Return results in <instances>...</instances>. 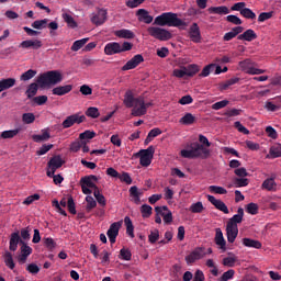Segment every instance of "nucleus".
Instances as JSON below:
<instances>
[{"mask_svg": "<svg viewBox=\"0 0 281 281\" xmlns=\"http://www.w3.org/2000/svg\"><path fill=\"white\" fill-rule=\"evenodd\" d=\"M123 102L127 109H132V115L134 117H142V115H146V102L144 101V97L135 98L133 91L127 90Z\"/></svg>", "mask_w": 281, "mask_h": 281, "instance_id": "nucleus-1", "label": "nucleus"}, {"mask_svg": "<svg viewBox=\"0 0 281 281\" xmlns=\"http://www.w3.org/2000/svg\"><path fill=\"white\" fill-rule=\"evenodd\" d=\"M154 25H159L160 27H178L179 30H186L188 26V22L179 19L177 13L173 12H165L154 20Z\"/></svg>", "mask_w": 281, "mask_h": 281, "instance_id": "nucleus-2", "label": "nucleus"}, {"mask_svg": "<svg viewBox=\"0 0 281 281\" xmlns=\"http://www.w3.org/2000/svg\"><path fill=\"white\" fill-rule=\"evenodd\" d=\"M210 155H212V151L196 142L191 143L189 149H182L180 151V156L183 159H209Z\"/></svg>", "mask_w": 281, "mask_h": 281, "instance_id": "nucleus-3", "label": "nucleus"}, {"mask_svg": "<svg viewBox=\"0 0 281 281\" xmlns=\"http://www.w3.org/2000/svg\"><path fill=\"white\" fill-rule=\"evenodd\" d=\"M36 82L40 89H47V87H54V85L63 82V74L58 70H49L41 74Z\"/></svg>", "mask_w": 281, "mask_h": 281, "instance_id": "nucleus-4", "label": "nucleus"}, {"mask_svg": "<svg viewBox=\"0 0 281 281\" xmlns=\"http://www.w3.org/2000/svg\"><path fill=\"white\" fill-rule=\"evenodd\" d=\"M155 155V147L149 146L147 149H140L134 155V157H139V164L144 168H148L153 164V157Z\"/></svg>", "mask_w": 281, "mask_h": 281, "instance_id": "nucleus-5", "label": "nucleus"}, {"mask_svg": "<svg viewBox=\"0 0 281 281\" xmlns=\"http://www.w3.org/2000/svg\"><path fill=\"white\" fill-rule=\"evenodd\" d=\"M147 32L149 36L156 38L157 41H170V38H172V33H170V31L159 26H149Z\"/></svg>", "mask_w": 281, "mask_h": 281, "instance_id": "nucleus-6", "label": "nucleus"}, {"mask_svg": "<svg viewBox=\"0 0 281 281\" xmlns=\"http://www.w3.org/2000/svg\"><path fill=\"white\" fill-rule=\"evenodd\" d=\"M64 165H65V160H63L60 156L52 157L47 162V168H48L46 171L47 177H54V175H56V171L59 168H63Z\"/></svg>", "mask_w": 281, "mask_h": 281, "instance_id": "nucleus-7", "label": "nucleus"}, {"mask_svg": "<svg viewBox=\"0 0 281 281\" xmlns=\"http://www.w3.org/2000/svg\"><path fill=\"white\" fill-rule=\"evenodd\" d=\"M87 120V116L80 114H72L66 117V120L61 123L63 128H71L74 124H82Z\"/></svg>", "mask_w": 281, "mask_h": 281, "instance_id": "nucleus-8", "label": "nucleus"}, {"mask_svg": "<svg viewBox=\"0 0 281 281\" xmlns=\"http://www.w3.org/2000/svg\"><path fill=\"white\" fill-rule=\"evenodd\" d=\"M120 227H122V222H114L110 225V228L106 232V236L111 243V245H115V240L120 235Z\"/></svg>", "mask_w": 281, "mask_h": 281, "instance_id": "nucleus-9", "label": "nucleus"}, {"mask_svg": "<svg viewBox=\"0 0 281 281\" xmlns=\"http://www.w3.org/2000/svg\"><path fill=\"white\" fill-rule=\"evenodd\" d=\"M19 47L21 49H34V50H38L41 49V47H43V41L38 40V38H34V40H25L23 42L20 43Z\"/></svg>", "mask_w": 281, "mask_h": 281, "instance_id": "nucleus-10", "label": "nucleus"}, {"mask_svg": "<svg viewBox=\"0 0 281 281\" xmlns=\"http://www.w3.org/2000/svg\"><path fill=\"white\" fill-rule=\"evenodd\" d=\"M142 63H144V56L142 54H137L122 67V71H131V69L139 67Z\"/></svg>", "mask_w": 281, "mask_h": 281, "instance_id": "nucleus-11", "label": "nucleus"}, {"mask_svg": "<svg viewBox=\"0 0 281 281\" xmlns=\"http://www.w3.org/2000/svg\"><path fill=\"white\" fill-rule=\"evenodd\" d=\"M203 258V248L198 247L193 251L190 252V255L186 256L184 260L189 267L191 265L195 263L196 260H201Z\"/></svg>", "mask_w": 281, "mask_h": 281, "instance_id": "nucleus-12", "label": "nucleus"}, {"mask_svg": "<svg viewBox=\"0 0 281 281\" xmlns=\"http://www.w3.org/2000/svg\"><path fill=\"white\" fill-rule=\"evenodd\" d=\"M106 10L99 9L97 13H93L90 21L93 23V25L100 26L104 25L106 22Z\"/></svg>", "mask_w": 281, "mask_h": 281, "instance_id": "nucleus-13", "label": "nucleus"}, {"mask_svg": "<svg viewBox=\"0 0 281 281\" xmlns=\"http://www.w3.org/2000/svg\"><path fill=\"white\" fill-rule=\"evenodd\" d=\"M189 38L192 43H201V27L196 22L192 23L189 29Z\"/></svg>", "mask_w": 281, "mask_h": 281, "instance_id": "nucleus-14", "label": "nucleus"}, {"mask_svg": "<svg viewBox=\"0 0 281 281\" xmlns=\"http://www.w3.org/2000/svg\"><path fill=\"white\" fill-rule=\"evenodd\" d=\"M155 212L156 214H160V216H162V221L167 225L172 223V212L168 210V206H156Z\"/></svg>", "mask_w": 281, "mask_h": 281, "instance_id": "nucleus-15", "label": "nucleus"}, {"mask_svg": "<svg viewBox=\"0 0 281 281\" xmlns=\"http://www.w3.org/2000/svg\"><path fill=\"white\" fill-rule=\"evenodd\" d=\"M206 199L214 205V207H216V210H220V212H223L224 214H229V209H227V204H225V202L216 200L214 195H206Z\"/></svg>", "mask_w": 281, "mask_h": 281, "instance_id": "nucleus-16", "label": "nucleus"}, {"mask_svg": "<svg viewBox=\"0 0 281 281\" xmlns=\"http://www.w3.org/2000/svg\"><path fill=\"white\" fill-rule=\"evenodd\" d=\"M80 186H81V190H82L83 194H91L92 191L89 188L94 189L98 187V186H95V183H93L91 181V178H89V176L82 177L80 179Z\"/></svg>", "mask_w": 281, "mask_h": 281, "instance_id": "nucleus-17", "label": "nucleus"}, {"mask_svg": "<svg viewBox=\"0 0 281 281\" xmlns=\"http://www.w3.org/2000/svg\"><path fill=\"white\" fill-rule=\"evenodd\" d=\"M19 243L20 245H23L25 241L22 240L21 235H19V232L12 233L9 241L10 251H16V249H19Z\"/></svg>", "mask_w": 281, "mask_h": 281, "instance_id": "nucleus-18", "label": "nucleus"}, {"mask_svg": "<svg viewBox=\"0 0 281 281\" xmlns=\"http://www.w3.org/2000/svg\"><path fill=\"white\" fill-rule=\"evenodd\" d=\"M104 54L106 56H114V54H122L120 43L117 42H110L104 47Z\"/></svg>", "mask_w": 281, "mask_h": 281, "instance_id": "nucleus-19", "label": "nucleus"}, {"mask_svg": "<svg viewBox=\"0 0 281 281\" xmlns=\"http://www.w3.org/2000/svg\"><path fill=\"white\" fill-rule=\"evenodd\" d=\"M244 216H245V210L243 207H239L237 210V214H235L229 218V221L227 222V225H231L233 227H238V224L243 223Z\"/></svg>", "mask_w": 281, "mask_h": 281, "instance_id": "nucleus-20", "label": "nucleus"}, {"mask_svg": "<svg viewBox=\"0 0 281 281\" xmlns=\"http://www.w3.org/2000/svg\"><path fill=\"white\" fill-rule=\"evenodd\" d=\"M215 245H218L222 251L227 250V241L225 240V237H223V231H221V228L215 229Z\"/></svg>", "mask_w": 281, "mask_h": 281, "instance_id": "nucleus-21", "label": "nucleus"}, {"mask_svg": "<svg viewBox=\"0 0 281 281\" xmlns=\"http://www.w3.org/2000/svg\"><path fill=\"white\" fill-rule=\"evenodd\" d=\"M258 38V34H256V31L248 29L243 34H239L237 36L238 41H247L248 43H251V41H256Z\"/></svg>", "mask_w": 281, "mask_h": 281, "instance_id": "nucleus-22", "label": "nucleus"}, {"mask_svg": "<svg viewBox=\"0 0 281 281\" xmlns=\"http://www.w3.org/2000/svg\"><path fill=\"white\" fill-rule=\"evenodd\" d=\"M226 236L228 243H235L236 238L238 237V226L226 224Z\"/></svg>", "mask_w": 281, "mask_h": 281, "instance_id": "nucleus-23", "label": "nucleus"}, {"mask_svg": "<svg viewBox=\"0 0 281 281\" xmlns=\"http://www.w3.org/2000/svg\"><path fill=\"white\" fill-rule=\"evenodd\" d=\"M136 16H138V21L146 23L147 25H150V22L153 21V15H150L146 9H138Z\"/></svg>", "mask_w": 281, "mask_h": 281, "instance_id": "nucleus-24", "label": "nucleus"}, {"mask_svg": "<svg viewBox=\"0 0 281 281\" xmlns=\"http://www.w3.org/2000/svg\"><path fill=\"white\" fill-rule=\"evenodd\" d=\"M243 246L244 247H249L251 249H262V243L257 239H251V238H243Z\"/></svg>", "mask_w": 281, "mask_h": 281, "instance_id": "nucleus-25", "label": "nucleus"}, {"mask_svg": "<svg viewBox=\"0 0 281 281\" xmlns=\"http://www.w3.org/2000/svg\"><path fill=\"white\" fill-rule=\"evenodd\" d=\"M71 89H74V86L66 85V86H59L52 90L53 95H67V93H70Z\"/></svg>", "mask_w": 281, "mask_h": 281, "instance_id": "nucleus-26", "label": "nucleus"}, {"mask_svg": "<svg viewBox=\"0 0 281 281\" xmlns=\"http://www.w3.org/2000/svg\"><path fill=\"white\" fill-rule=\"evenodd\" d=\"M14 85H16V79L14 78H7V79L0 80V93L2 91H8V89H12Z\"/></svg>", "mask_w": 281, "mask_h": 281, "instance_id": "nucleus-27", "label": "nucleus"}, {"mask_svg": "<svg viewBox=\"0 0 281 281\" xmlns=\"http://www.w3.org/2000/svg\"><path fill=\"white\" fill-rule=\"evenodd\" d=\"M52 135L49 134V131L42 130V134H35L32 136L33 142H36L40 144V142H47Z\"/></svg>", "mask_w": 281, "mask_h": 281, "instance_id": "nucleus-28", "label": "nucleus"}, {"mask_svg": "<svg viewBox=\"0 0 281 281\" xmlns=\"http://www.w3.org/2000/svg\"><path fill=\"white\" fill-rule=\"evenodd\" d=\"M180 124H183L184 126H192L194 122H196V116H194L192 113H186L180 120Z\"/></svg>", "mask_w": 281, "mask_h": 281, "instance_id": "nucleus-29", "label": "nucleus"}, {"mask_svg": "<svg viewBox=\"0 0 281 281\" xmlns=\"http://www.w3.org/2000/svg\"><path fill=\"white\" fill-rule=\"evenodd\" d=\"M277 186L278 184L273 178H268L262 182L261 188L268 190V192H276Z\"/></svg>", "mask_w": 281, "mask_h": 281, "instance_id": "nucleus-30", "label": "nucleus"}, {"mask_svg": "<svg viewBox=\"0 0 281 281\" xmlns=\"http://www.w3.org/2000/svg\"><path fill=\"white\" fill-rule=\"evenodd\" d=\"M209 14H229V8L225 5L221 7H211L207 9Z\"/></svg>", "mask_w": 281, "mask_h": 281, "instance_id": "nucleus-31", "label": "nucleus"}, {"mask_svg": "<svg viewBox=\"0 0 281 281\" xmlns=\"http://www.w3.org/2000/svg\"><path fill=\"white\" fill-rule=\"evenodd\" d=\"M115 36H117V38H135V33H133V31L131 30H126V29H122L119 31L114 32Z\"/></svg>", "mask_w": 281, "mask_h": 281, "instance_id": "nucleus-32", "label": "nucleus"}, {"mask_svg": "<svg viewBox=\"0 0 281 281\" xmlns=\"http://www.w3.org/2000/svg\"><path fill=\"white\" fill-rule=\"evenodd\" d=\"M19 133H21V130L19 128L3 131L0 134V139H14V137H16Z\"/></svg>", "mask_w": 281, "mask_h": 281, "instance_id": "nucleus-33", "label": "nucleus"}, {"mask_svg": "<svg viewBox=\"0 0 281 281\" xmlns=\"http://www.w3.org/2000/svg\"><path fill=\"white\" fill-rule=\"evenodd\" d=\"M254 63L251 59H245L243 61H239V67L241 71H245L246 74L251 75V69H254Z\"/></svg>", "mask_w": 281, "mask_h": 281, "instance_id": "nucleus-34", "label": "nucleus"}, {"mask_svg": "<svg viewBox=\"0 0 281 281\" xmlns=\"http://www.w3.org/2000/svg\"><path fill=\"white\" fill-rule=\"evenodd\" d=\"M87 43H89V37H85L78 41H75L74 44L71 45V52H79V49H82V47H85V45H87Z\"/></svg>", "mask_w": 281, "mask_h": 281, "instance_id": "nucleus-35", "label": "nucleus"}, {"mask_svg": "<svg viewBox=\"0 0 281 281\" xmlns=\"http://www.w3.org/2000/svg\"><path fill=\"white\" fill-rule=\"evenodd\" d=\"M63 19H64L65 23H67L68 27H70L71 30H76V27H78V22H76L74 16H71V14L64 13Z\"/></svg>", "mask_w": 281, "mask_h": 281, "instance_id": "nucleus-36", "label": "nucleus"}, {"mask_svg": "<svg viewBox=\"0 0 281 281\" xmlns=\"http://www.w3.org/2000/svg\"><path fill=\"white\" fill-rule=\"evenodd\" d=\"M269 156L271 159H278V157H281V144H274L270 147Z\"/></svg>", "mask_w": 281, "mask_h": 281, "instance_id": "nucleus-37", "label": "nucleus"}, {"mask_svg": "<svg viewBox=\"0 0 281 281\" xmlns=\"http://www.w3.org/2000/svg\"><path fill=\"white\" fill-rule=\"evenodd\" d=\"M183 69L187 71V76L189 78H192L194 76H196V74H199V65L195 64H191L189 66H183Z\"/></svg>", "mask_w": 281, "mask_h": 281, "instance_id": "nucleus-38", "label": "nucleus"}, {"mask_svg": "<svg viewBox=\"0 0 281 281\" xmlns=\"http://www.w3.org/2000/svg\"><path fill=\"white\" fill-rule=\"evenodd\" d=\"M124 223L126 225V234H128L131 238H135V233H134L135 227L133 226V221H131V217L126 216L124 218Z\"/></svg>", "mask_w": 281, "mask_h": 281, "instance_id": "nucleus-39", "label": "nucleus"}, {"mask_svg": "<svg viewBox=\"0 0 281 281\" xmlns=\"http://www.w3.org/2000/svg\"><path fill=\"white\" fill-rule=\"evenodd\" d=\"M38 82H33L31 83L27 89H26V95L27 98H34V95H36V93H38Z\"/></svg>", "mask_w": 281, "mask_h": 281, "instance_id": "nucleus-40", "label": "nucleus"}, {"mask_svg": "<svg viewBox=\"0 0 281 281\" xmlns=\"http://www.w3.org/2000/svg\"><path fill=\"white\" fill-rule=\"evenodd\" d=\"M3 260L5 266L9 267V269H14L15 265H14V259L12 257V252L5 251L3 255Z\"/></svg>", "mask_w": 281, "mask_h": 281, "instance_id": "nucleus-41", "label": "nucleus"}, {"mask_svg": "<svg viewBox=\"0 0 281 281\" xmlns=\"http://www.w3.org/2000/svg\"><path fill=\"white\" fill-rule=\"evenodd\" d=\"M47 23H49V19H43L34 21L31 26L34 27V30H45V27H47Z\"/></svg>", "mask_w": 281, "mask_h": 281, "instance_id": "nucleus-42", "label": "nucleus"}, {"mask_svg": "<svg viewBox=\"0 0 281 281\" xmlns=\"http://www.w3.org/2000/svg\"><path fill=\"white\" fill-rule=\"evenodd\" d=\"M140 214L143 218H150V216H153V206L148 204H143L140 206Z\"/></svg>", "mask_w": 281, "mask_h": 281, "instance_id": "nucleus-43", "label": "nucleus"}, {"mask_svg": "<svg viewBox=\"0 0 281 281\" xmlns=\"http://www.w3.org/2000/svg\"><path fill=\"white\" fill-rule=\"evenodd\" d=\"M36 74H37L36 70L29 69L27 71H25L20 76V80H22L23 82H27V80H32V78H34Z\"/></svg>", "mask_w": 281, "mask_h": 281, "instance_id": "nucleus-44", "label": "nucleus"}, {"mask_svg": "<svg viewBox=\"0 0 281 281\" xmlns=\"http://www.w3.org/2000/svg\"><path fill=\"white\" fill-rule=\"evenodd\" d=\"M204 210L203 202H196L190 206V212H192V214H201Z\"/></svg>", "mask_w": 281, "mask_h": 281, "instance_id": "nucleus-45", "label": "nucleus"}, {"mask_svg": "<svg viewBox=\"0 0 281 281\" xmlns=\"http://www.w3.org/2000/svg\"><path fill=\"white\" fill-rule=\"evenodd\" d=\"M259 210H260V207L258 206L257 203L251 202L246 205V212L248 214H251L252 216H256V214H258Z\"/></svg>", "mask_w": 281, "mask_h": 281, "instance_id": "nucleus-46", "label": "nucleus"}, {"mask_svg": "<svg viewBox=\"0 0 281 281\" xmlns=\"http://www.w3.org/2000/svg\"><path fill=\"white\" fill-rule=\"evenodd\" d=\"M35 121L36 116L32 112H27L22 115V122L24 124H34Z\"/></svg>", "mask_w": 281, "mask_h": 281, "instance_id": "nucleus-47", "label": "nucleus"}, {"mask_svg": "<svg viewBox=\"0 0 281 281\" xmlns=\"http://www.w3.org/2000/svg\"><path fill=\"white\" fill-rule=\"evenodd\" d=\"M234 276H236V271L234 269H229L220 277L218 281L234 280Z\"/></svg>", "mask_w": 281, "mask_h": 281, "instance_id": "nucleus-48", "label": "nucleus"}, {"mask_svg": "<svg viewBox=\"0 0 281 281\" xmlns=\"http://www.w3.org/2000/svg\"><path fill=\"white\" fill-rule=\"evenodd\" d=\"M235 188H247L249 186V179L247 178H235L234 179Z\"/></svg>", "mask_w": 281, "mask_h": 281, "instance_id": "nucleus-49", "label": "nucleus"}, {"mask_svg": "<svg viewBox=\"0 0 281 281\" xmlns=\"http://www.w3.org/2000/svg\"><path fill=\"white\" fill-rule=\"evenodd\" d=\"M119 258H121V260H131L133 258V254L131 252V250L128 248H122L120 250V256Z\"/></svg>", "mask_w": 281, "mask_h": 281, "instance_id": "nucleus-50", "label": "nucleus"}, {"mask_svg": "<svg viewBox=\"0 0 281 281\" xmlns=\"http://www.w3.org/2000/svg\"><path fill=\"white\" fill-rule=\"evenodd\" d=\"M240 15L244 16V19H249L250 21H254V19H256V13L252 12V10L247 7L244 8Z\"/></svg>", "mask_w": 281, "mask_h": 281, "instance_id": "nucleus-51", "label": "nucleus"}, {"mask_svg": "<svg viewBox=\"0 0 281 281\" xmlns=\"http://www.w3.org/2000/svg\"><path fill=\"white\" fill-rule=\"evenodd\" d=\"M86 115L87 117H92L93 120L100 117V111L98 110V108H88V110L86 111Z\"/></svg>", "mask_w": 281, "mask_h": 281, "instance_id": "nucleus-52", "label": "nucleus"}, {"mask_svg": "<svg viewBox=\"0 0 281 281\" xmlns=\"http://www.w3.org/2000/svg\"><path fill=\"white\" fill-rule=\"evenodd\" d=\"M95 135H97L95 132L87 130L79 135V139L81 142H85V139H93V137H95Z\"/></svg>", "mask_w": 281, "mask_h": 281, "instance_id": "nucleus-53", "label": "nucleus"}, {"mask_svg": "<svg viewBox=\"0 0 281 281\" xmlns=\"http://www.w3.org/2000/svg\"><path fill=\"white\" fill-rule=\"evenodd\" d=\"M214 67H216V65H214V64H210V65L205 66L202 69L201 74L199 75L200 78H207V76H210V74H212V69H214Z\"/></svg>", "mask_w": 281, "mask_h": 281, "instance_id": "nucleus-54", "label": "nucleus"}, {"mask_svg": "<svg viewBox=\"0 0 281 281\" xmlns=\"http://www.w3.org/2000/svg\"><path fill=\"white\" fill-rule=\"evenodd\" d=\"M44 245L48 251H52L53 249H56V241L52 237L44 238Z\"/></svg>", "mask_w": 281, "mask_h": 281, "instance_id": "nucleus-55", "label": "nucleus"}, {"mask_svg": "<svg viewBox=\"0 0 281 281\" xmlns=\"http://www.w3.org/2000/svg\"><path fill=\"white\" fill-rule=\"evenodd\" d=\"M209 190L213 194H227V190L225 188L218 187V186H210Z\"/></svg>", "mask_w": 281, "mask_h": 281, "instance_id": "nucleus-56", "label": "nucleus"}, {"mask_svg": "<svg viewBox=\"0 0 281 281\" xmlns=\"http://www.w3.org/2000/svg\"><path fill=\"white\" fill-rule=\"evenodd\" d=\"M86 201L88 203L86 206L87 212H91L93 210V207H95L98 205V202H95L93 196H91V195L86 196Z\"/></svg>", "mask_w": 281, "mask_h": 281, "instance_id": "nucleus-57", "label": "nucleus"}, {"mask_svg": "<svg viewBox=\"0 0 281 281\" xmlns=\"http://www.w3.org/2000/svg\"><path fill=\"white\" fill-rule=\"evenodd\" d=\"M119 179L127 186H131V183H133V178H131V175H128V172H123L122 175L119 173Z\"/></svg>", "mask_w": 281, "mask_h": 281, "instance_id": "nucleus-58", "label": "nucleus"}, {"mask_svg": "<svg viewBox=\"0 0 281 281\" xmlns=\"http://www.w3.org/2000/svg\"><path fill=\"white\" fill-rule=\"evenodd\" d=\"M236 257L233 256V257H225L222 261V265L224 267H234L236 265Z\"/></svg>", "mask_w": 281, "mask_h": 281, "instance_id": "nucleus-59", "label": "nucleus"}, {"mask_svg": "<svg viewBox=\"0 0 281 281\" xmlns=\"http://www.w3.org/2000/svg\"><path fill=\"white\" fill-rule=\"evenodd\" d=\"M47 95H37L33 98V102L37 104V106H43V104H47Z\"/></svg>", "mask_w": 281, "mask_h": 281, "instance_id": "nucleus-60", "label": "nucleus"}, {"mask_svg": "<svg viewBox=\"0 0 281 281\" xmlns=\"http://www.w3.org/2000/svg\"><path fill=\"white\" fill-rule=\"evenodd\" d=\"M226 21L228 23H233V25H243V20H240V18L237 15H227Z\"/></svg>", "mask_w": 281, "mask_h": 281, "instance_id": "nucleus-61", "label": "nucleus"}, {"mask_svg": "<svg viewBox=\"0 0 281 281\" xmlns=\"http://www.w3.org/2000/svg\"><path fill=\"white\" fill-rule=\"evenodd\" d=\"M227 104H229V101L227 100H222L220 102H215L212 105L213 111H221V109H225V106H227Z\"/></svg>", "mask_w": 281, "mask_h": 281, "instance_id": "nucleus-62", "label": "nucleus"}, {"mask_svg": "<svg viewBox=\"0 0 281 281\" xmlns=\"http://www.w3.org/2000/svg\"><path fill=\"white\" fill-rule=\"evenodd\" d=\"M148 240L151 243V245H155V243L159 240V231H151L148 236Z\"/></svg>", "mask_w": 281, "mask_h": 281, "instance_id": "nucleus-63", "label": "nucleus"}, {"mask_svg": "<svg viewBox=\"0 0 281 281\" xmlns=\"http://www.w3.org/2000/svg\"><path fill=\"white\" fill-rule=\"evenodd\" d=\"M193 281H205V274L202 270H196L193 276Z\"/></svg>", "mask_w": 281, "mask_h": 281, "instance_id": "nucleus-64", "label": "nucleus"}]
</instances>
